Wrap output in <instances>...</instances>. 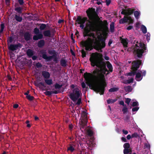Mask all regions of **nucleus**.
Listing matches in <instances>:
<instances>
[{
	"instance_id": "obj_58",
	"label": "nucleus",
	"mask_w": 154,
	"mask_h": 154,
	"mask_svg": "<svg viewBox=\"0 0 154 154\" xmlns=\"http://www.w3.org/2000/svg\"><path fill=\"white\" fill-rule=\"evenodd\" d=\"M105 2L107 5L108 6L111 2V0H106Z\"/></svg>"
},
{
	"instance_id": "obj_26",
	"label": "nucleus",
	"mask_w": 154,
	"mask_h": 154,
	"mask_svg": "<svg viewBox=\"0 0 154 154\" xmlns=\"http://www.w3.org/2000/svg\"><path fill=\"white\" fill-rule=\"evenodd\" d=\"M140 14V12L139 11H136L134 12V17L137 19H138L139 18Z\"/></svg>"
},
{
	"instance_id": "obj_10",
	"label": "nucleus",
	"mask_w": 154,
	"mask_h": 154,
	"mask_svg": "<svg viewBox=\"0 0 154 154\" xmlns=\"http://www.w3.org/2000/svg\"><path fill=\"white\" fill-rule=\"evenodd\" d=\"M23 36L24 39L26 41H29L32 39V35L29 31H26L24 33Z\"/></svg>"
},
{
	"instance_id": "obj_7",
	"label": "nucleus",
	"mask_w": 154,
	"mask_h": 154,
	"mask_svg": "<svg viewBox=\"0 0 154 154\" xmlns=\"http://www.w3.org/2000/svg\"><path fill=\"white\" fill-rule=\"evenodd\" d=\"M97 21L98 23H99V21L100 23L102 25V26L101 27V28L103 29V30L105 32L108 31L109 28L108 27V24L107 21L106 20H104L103 21L104 23H103V22L102 20H100V19L99 20L98 18V17H97ZM98 25L99 28L98 31H99L101 28H99L98 23Z\"/></svg>"
},
{
	"instance_id": "obj_55",
	"label": "nucleus",
	"mask_w": 154,
	"mask_h": 154,
	"mask_svg": "<svg viewBox=\"0 0 154 154\" xmlns=\"http://www.w3.org/2000/svg\"><path fill=\"white\" fill-rule=\"evenodd\" d=\"M121 14H122L125 15V16H127L126 9L122 11L121 12Z\"/></svg>"
},
{
	"instance_id": "obj_3",
	"label": "nucleus",
	"mask_w": 154,
	"mask_h": 154,
	"mask_svg": "<svg viewBox=\"0 0 154 154\" xmlns=\"http://www.w3.org/2000/svg\"><path fill=\"white\" fill-rule=\"evenodd\" d=\"M139 46L137 44H135L136 48L134 49V53L137 55V57L139 58L142 57L143 53L146 52V48L145 44L140 42L139 43Z\"/></svg>"
},
{
	"instance_id": "obj_54",
	"label": "nucleus",
	"mask_w": 154,
	"mask_h": 154,
	"mask_svg": "<svg viewBox=\"0 0 154 154\" xmlns=\"http://www.w3.org/2000/svg\"><path fill=\"white\" fill-rule=\"evenodd\" d=\"M13 41V38L12 37H10L8 39V42H9L10 43H11Z\"/></svg>"
},
{
	"instance_id": "obj_34",
	"label": "nucleus",
	"mask_w": 154,
	"mask_h": 154,
	"mask_svg": "<svg viewBox=\"0 0 154 154\" xmlns=\"http://www.w3.org/2000/svg\"><path fill=\"white\" fill-rule=\"evenodd\" d=\"M130 143H125L123 145L124 149H129L130 148Z\"/></svg>"
},
{
	"instance_id": "obj_53",
	"label": "nucleus",
	"mask_w": 154,
	"mask_h": 154,
	"mask_svg": "<svg viewBox=\"0 0 154 154\" xmlns=\"http://www.w3.org/2000/svg\"><path fill=\"white\" fill-rule=\"evenodd\" d=\"M124 154H128L129 153V149H124L123 150Z\"/></svg>"
},
{
	"instance_id": "obj_20",
	"label": "nucleus",
	"mask_w": 154,
	"mask_h": 154,
	"mask_svg": "<svg viewBox=\"0 0 154 154\" xmlns=\"http://www.w3.org/2000/svg\"><path fill=\"white\" fill-rule=\"evenodd\" d=\"M128 22V16H125L124 18L119 20L120 24H123Z\"/></svg>"
},
{
	"instance_id": "obj_60",
	"label": "nucleus",
	"mask_w": 154,
	"mask_h": 154,
	"mask_svg": "<svg viewBox=\"0 0 154 154\" xmlns=\"http://www.w3.org/2000/svg\"><path fill=\"white\" fill-rule=\"evenodd\" d=\"M119 104L123 106H126V105H125L123 101H121L119 102Z\"/></svg>"
},
{
	"instance_id": "obj_16",
	"label": "nucleus",
	"mask_w": 154,
	"mask_h": 154,
	"mask_svg": "<svg viewBox=\"0 0 154 154\" xmlns=\"http://www.w3.org/2000/svg\"><path fill=\"white\" fill-rule=\"evenodd\" d=\"M135 76V79L138 81H141L143 78V75H142L140 73V72H138L136 73Z\"/></svg>"
},
{
	"instance_id": "obj_18",
	"label": "nucleus",
	"mask_w": 154,
	"mask_h": 154,
	"mask_svg": "<svg viewBox=\"0 0 154 154\" xmlns=\"http://www.w3.org/2000/svg\"><path fill=\"white\" fill-rule=\"evenodd\" d=\"M44 35L45 37H51V34L50 30H48L44 31L43 32Z\"/></svg>"
},
{
	"instance_id": "obj_29",
	"label": "nucleus",
	"mask_w": 154,
	"mask_h": 154,
	"mask_svg": "<svg viewBox=\"0 0 154 154\" xmlns=\"http://www.w3.org/2000/svg\"><path fill=\"white\" fill-rule=\"evenodd\" d=\"M110 30L111 32H113L114 31V23L112 22L110 25Z\"/></svg>"
},
{
	"instance_id": "obj_32",
	"label": "nucleus",
	"mask_w": 154,
	"mask_h": 154,
	"mask_svg": "<svg viewBox=\"0 0 154 154\" xmlns=\"http://www.w3.org/2000/svg\"><path fill=\"white\" fill-rule=\"evenodd\" d=\"M87 133L88 136L90 137H91L93 134V131L90 129L88 130H87Z\"/></svg>"
},
{
	"instance_id": "obj_17",
	"label": "nucleus",
	"mask_w": 154,
	"mask_h": 154,
	"mask_svg": "<svg viewBox=\"0 0 154 154\" xmlns=\"http://www.w3.org/2000/svg\"><path fill=\"white\" fill-rule=\"evenodd\" d=\"M45 45V41L44 40L42 39L39 41L37 43V45L39 48H42Z\"/></svg>"
},
{
	"instance_id": "obj_8",
	"label": "nucleus",
	"mask_w": 154,
	"mask_h": 154,
	"mask_svg": "<svg viewBox=\"0 0 154 154\" xmlns=\"http://www.w3.org/2000/svg\"><path fill=\"white\" fill-rule=\"evenodd\" d=\"M18 2L19 5L21 7H18L15 8L14 10L19 14H21L22 13L23 8L22 6H23L24 4V2L23 0H18Z\"/></svg>"
},
{
	"instance_id": "obj_5",
	"label": "nucleus",
	"mask_w": 154,
	"mask_h": 154,
	"mask_svg": "<svg viewBox=\"0 0 154 154\" xmlns=\"http://www.w3.org/2000/svg\"><path fill=\"white\" fill-rule=\"evenodd\" d=\"M81 92L78 88H76L72 90V93H70L69 95L70 99L73 102H75L80 97Z\"/></svg>"
},
{
	"instance_id": "obj_12",
	"label": "nucleus",
	"mask_w": 154,
	"mask_h": 154,
	"mask_svg": "<svg viewBox=\"0 0 154 154\" xmlns=\"http://www.w3.org/2000/svg\"><path fill=\"white\" fill-rule=\"evenodd\" d=\"M43 38V34L41 33L39 34H36L34 35L33 37V39L35 41H37L39 39H41Z\"/></svg>"
},
{
	"instance_id": "obj_22",
	"label": "nucleus",
	"mask_w": 154,
	"mask_h": 154,
	"mask_svg": "<svg viewBox=\"0 0 154 154\" xmlns=\"http://www.w3.org/2000/svg\"><path fill=\"white\" fill-rule=\"evenodd\" d=\"M14 18L18 22H21L23 20L22 17L20 16V15H18L17 14L15 15Z\"/></svg>"
},
{
	"instance_id": "obj_48",
	"label": "nucleus",
	"mask_w": 154,
	"mask_h": 154,
	"mask_svg": "<svg viewBox=\"0 0 154 154\" xmlns=\"http://www.w3.org/2000/svg\"><path fill=\"white\" fill-rule=\"evenodd\" d=\"M36 66L38 68H39L42 67V64L39 62H38L36 63Z\"/></svg>"
},
{
	"instance_id": "obj_2",
	"label": "nucleus",
	"mask_w": 154,
	"mask_h": 154,
	"mask_svg": "<svg viewBox=\"0 0 154 154\" xmlns=\"http://www.w3.org/2000/svg\"><path fill=\"white\" fill-rule=\"evenodd\" d=\"M102 57V54L96 52L92 53L89 58L91 66L93 67L96 66L99 69L94 70L93 73L101 82L100 83L91 82V78L92 74L91 73L86 72L84 74V77L87 81L86 83L89 88L96 93H99L100 95L104 94L105 88L106 86V84L104 82L105 81L104 75L106 74V72H108L106 68V64L109 71L110 72L113 71L112 64L109 61H107L106 63L104 62Z\"/></svg>"
},
{
	"instance_id": "obj_44",
	"label": "nucleus",
	"mask_w": 154,
	"mask_h": 154,
	"mask_svg": "<svg viewBox=\"0 0 154 154\" xmlns=\"http://www.w3.org/2000/svg\"><path fill=\"white\" fill-rule=\"evenodd\" d=\"M128 109L125 106L122 109V111L124 114L128 112Z\"/></svg>"
},
{
	"instance_id": "obj_38",
	"label": "nucleus",
	"mask_w": 154,
	"mask_h": 154,
	"mask_svg": "<svg viewBox=\"0 0 154 154\" xmlns=\"http://www.w3.org/2000/svg\"><path fill=\"white\" fill-rule=\"evenodd\" d=\"M82 57L83 58L85 57L86 56V53L84 49H82L81 51Z\"/></svg>"
},
{
	"instance_id": "obj_64",
	"label": "nucleus",
	"mask_w": 154,
	"mask_h": 154,
	"mask_svg": "<svg viewBox=\"0 0 154 154\" xmlns=\"http://www.w3.org/2000/svg\"><path fill=\"white\" fill-rule=\"evenodd\" d=\"M122 131L123 133L125 135H126L128 134V131L127 130H125L123 129L122 130Z\"/></svg>"
},
{
	"instance_id": "obj_13",
	"label": "nucleus",
	"mask_w": 154,
	"mask_h": 154,
	"mask_svg": "<svg viewBox=\"0 0 154 154\" xmlns=\"http://www.w3.org/2000/svg\"><path fill=\"white\" fill-rule=\"evenodd\" d=\"M120 40L123 46L125 48H127L128 47V39L127 38H123L120 37Z\"/></svg>"
},
{
	"instance_id": "obj_15",
	"label": "nucleus",
	"mask_w": 154,
	"mask_h": 154,
	"mask_svg": "<svg viewBox=\"0 0 154 154\" xmlns=\"http://www.w3.org/2000/svg\"><path fill=\"white\" fill-rule=\"evenodd\" d=\"M27 56L29 57L30 58L34 55V52L32 49H28L26 52Z\"/></svg>"
},
{
	"instance_id": "obj_31",
	"label": "nucleus",
	"mask_w": 154,
	"mask_h": 154,
	"mask_svg": "<svg viewBox=\"0 0 154 154\" xmlns=\"http://www.w3.org/2000/svg\"><path fill=\"white\" fill-rule=\"evenodd\" d=\"M46 27V25L44 23H42L40 24L39 27V29L41 30H44Z\"/></svg>"
},
{
	"instance_id": "obj_47",
	"label": "nucleus",
	"mask_w": 154,
	"mask_h": 154,
	"mask_svg": "<svg viewBox=\"0 0 154 154\" xmlns=\"http://www.w3.org/2000/svg\"><path fill=\"white\" fill-rule=\"evenodd\" d=\"M132 138H137L139 137V135L137 133L135 132L131 135Z\"/></svg>"
},
{
	"instance_id": "obj_21",
	"label": "nucleus",
	"mask_w": 154,
	"mask_h": 154,
	"mask_svg": "<svg viewBox=\"0 0 154 154\" xmlns=\"http://www.w3.org/2000/svg\"><path fill=\"white\" fill-rule=\"evenodd\" d=\"M126 11L127 16H129V15H131L134 12V10L130 8L126 9Z\"/></svg>"
},
{
	"instance_id": "obj_33",
	"label": "nucleus",
	"mask_w": 154,
	"mask_h": 154,
	"mask_svg": "<svg viewBox=\"0 0 154 154\" xmlns=\"http://www.w3.org/2000/svg\"><path fill=\"white\" fill-rule=\"evenodd\" d=\"M44 87H45L46 86L45 85L44 83L42 82H40L39 83H35V85L37 87L40 86V85Z\"/></svg>"
},
{
	"instance_id": "obj_4",
	"label": "nucleus",
	"mask_w": 154,
	"mask_h": 154,
	"mask_svg": "<svg viewBox=\"0 0 154 154\" xmlns=\"http://www.w3.org/2000/svg\"><path fill=\"white\" fill-rule=\"evenodd\" d=\"M81 117L82 119L80 121L79 124L80 125V127L82 131L85 129L86 126L87 124V113L85 111H83L81 113Z\"/></svg>"
},
{
	"instance_id": "obj_40",
	"label": "nucleus",
	"mask_w": 154,
	"mask_h": 154,
	"mask_svg": "<svg viewBox=\"0 0 154 154\" xmlns=\"http://www.w3.org/2000/svg\"><path fill=\"white\" fill-rule=\"evenodd\" d=\"M81 86L82 88H86V91H87V89L88 88V87H86V84L84 82H83L81 83Z\"/></svg>"
},
{
	"instance_id": "obj_28",
	"label": "nucleus",
	"mask_w": 154,
	"mask_h": 154,
	"mask_svg": "<svg viewBox=\"0 0 154 154\" xmlns=\"http://www.w3.org/2000/svg\"><path fill=\"white\" fill-rule=\"evenodd\" d=\"M141 29L143 33L145 34L147 32V29L145 26L142 25L141 26Z\"/></svg>"
},
{
	"instance_id": "obj_42",
	"label": "nucleus",
	"mask_w": 154,
	"mask_h": 154,
	"mask_svg": "<svg viewBox=\"0 0 154 154\" xmlns=\"http://www.w3.org/2000/svg\"><path fill=\"white\" fill-rule=\"evenodd\" d=\"M128 21H129V24L132 23L134 22V20L130 16H128Z\"/></svg>"
},
{
	"instance_id": "obj_19",
	"label": "nucleus",
	"mask_w": 154,
	"mask_h": 154,
	"mask_svg": "<svg viewBox=\"0 0 154 154\" xmlns=\"http://www.w3.org/2000/svg\"><path fill=\"white\" fill-rule=\"evenodd\" d=\"M60 64L63 67H66L67 65V61L66 60L62 58L60 60Z\"/></svg>"
},
{
	"instance_id": "obj_51",
	"label": "nucleus",
	"mask_w": 154,
	"mask_h": 154,
	"mask_svg": "<svg viewBox=\"0 0 154 154\" xmlns=\"http://www.w3.org/2000/svg\"><path fill=\"white\" fill-rule=\"evenodd\" d=\"M56 51L55 50H49L48 51V53L50 54H55Z\"/></svg>"
},
{
	"instance_id": "obj_43",
	"label": "nucleus",
	"mask_w": 154,
	"mask_h": 154,
	"mask_svg": "<svg viewBox=\"0 0 154 154\" xmlns=\"http://www.w3.org/2000/svg\"><path fill=\"white\" fill-rule=\"evenodd\" d=\"M5 27V25L4 23H1V29L0 31V32L1 33L3 32Z\"/></svg>"
},
{
	"instance_id": "obj_49",
	"label": "nucleus",
	"mask_w": 154,
	"mask_h": 154,
	"mask_svg": "<svg viewBox=\"0 0 154 154\" xmlns=\"http://www.w3.org/2000/svg\"><path fill=\"white\" fill-rule=\"evenodd\" d=\"M131 101V99L129 98H127L126 99L125 102L126 103H127L128 105H129Z\"/></svg>"
},
{
	"instance_id": "obj_50",
	"label": "nucleus",
	"mask_w": 154,
	"mask_h": 154,
	"mask_svg": "<svg viewBox=\"0 0 154 154\" xmlns=\"http://www.w3.org/2000/svg\"><path fill=\"white\" fill-rule=\"evenodd\" d=\"M139 107H135L132 109V111L133 112L137 111L139 109Z\"/></svg>"
},
{
	"instance_id": "obj_1",
	"label": "nucleus",
	"mask_w": 154,
	"mask_h": 154,
	"mask_svg": "<svg viewBox=\"0 0 154 154\" xmlns=\"http://www.w3.org/2000/svg\"><path fill=\"white\" fill-rule=\"evenodd\" d=\"M86 12L88 20L87 17H82L79 16H77L76 20L80 24V28L84 29L83 36L88 37L85 41H81L80 44L85 47V50L87 51H90L94 49L98 52H102V49L106 46V38L101 35L98 36V39L96 38L95 40L90 38H95V33L92 32L99 31L98 21L95 18L98 17L99 20L100 18L95 9L93 8H88Z\"/></svg>"
},
{
	"instance_id": "obj_30",
	"label": "nucleus",
	"mask_w": 154,
	"mask_h": 154,
	"mask_svg": "<svg viewBox=\"0 0 154 154\" xmlns=\"http://www.w3.org/2000/svg\"><path fill=\"white\" fill-rule=\"evenodd\" d=\"M132 71L131 72L127 73V75L133 76L135 75L137 71H135V70H134L133 69H132Z\"/></svg>"
},
{
	"instance_id": "obj_35",
	"label": "nucleus",
	"mask_w": 154,
	"mask_h": 154,
	"mask_svg": "<svg viewBox=\"0 0 154 154\" xmlns=\"http://www.w3.org/2000/svg\"><path fill=\"white\" fill-rule=\"evenodd\" d=\"M26 98L28 99L29 100L32 101L33 100L34 97L31 96L30 95H29L26 96Z\"/></svg>"
},
{
	"instance_id": "obj_59",
	"label": "nucleus",
	"mask_w": 154,
	"mask_h": 154,
	"mask_svg": "<svg viewBox=\"0 0 154 154\" xmlns=\"http://www.w3.org/2000/svg\"><path fill=\"white\" fill-rule=\"evenodd\" d=\"M31 57L32 58V60H35L37 58V56L36 55H33Z\"/></svg>"
},
{
	"instance_id": "obj_46",
	"label": "nucleus",
	"mask_w": 154,
	"mask_h": 154,
	"mask_svg": "<svg viewBox=\"0 0 154 154\" xmlns=\"http://www.w3.org/2000/svg\"><path fill=\"white\" fill-rule=\"evenodd\" d=\"M45 94L47 96H50L51 95L52 92V91H46L45 92Z\"/></svg>"
},
{
	"instance_id": "obj_24",
	"label": "nucleus",
	"mask_w": 154,
	"mask_h": 154,
	"mask_svg": "<svg viewBox=\"0 0 154 154\" xmlns=\"http://www.w3.org/2000/svg\"><path fill=\"white\" fill-rule=\"evenodd\" d=\"M119 88L118 87H113L110 88L109 90V92H114L118 91L119 90Z\"/></svg>"
},
{
	"instance_id": "obj_62",
	"label": "nucleus",
	"mask_w": 154,
	"mask_h": 154,
	"mask_svg": "<svg viewBox=\"0 0 154 154\" xmlns=\"http://www.w3.org/2000/svg\"><path fill=\"white\" fill-rule=\"evenodd\" d=\"M140 72L142 73V75L145 76L146 73V72L145 70H143V71H140Z\"/></svg>"
},
{
	"instance_id": "obj_57",
	"label": "nucleus",
	"mask_w": 154,
	"mask_h": 154,
	"mask_svg": "<svg viewBox=\"0 0 154 154\" xmlns=\"http://www.w3.org/2000/svg\"><path fill=\"white\" fill-rule=\"evenodd\" d=\"M150 34L149 33H147L146 35V39L148 42L149 40L150 39Z\"/></svg>"
},
{
	"instance_id": "obj_11",
	"label": "nucleus",
	"mask_w": 154,
	"mask_h": 154,
	"mask_svg": "<svg viewBox=\"0 0 154 154\" xmlns=\"http://www.w3.org/2000/svg\"><path fill=\"white\" fill-rule=\"evenodd\" d=\"M42 55V57L45 59L46 61H49L52 59L51 56H48L46 54V52L45 51H41Z\"/></svg>"
},
{
	"instance_id": "obj_45",
	"label": "nucleus",
	"mask_w": 154,
	"mask_h": 154,
	"mask_svg": "<svg viewBox=\"0 0 154 154\" xmlns=\"http://www.w3.org/2000/svg\"><path fill=\"white\" fill-rule=\"evenodd\" d=\"M139 105L137 101H134L132 103V106L133 107L137 106Z\"/></svg>"
},
{
	"instance_id": "obj_39",
	"label": "nucleus",
	"mask_w": 154,
	"mask_h": 154,
	"mask_svg": "<svg viewBox=\"0 0 154 154\" xmlns=\"http://www.w3.org/2000/svg\"><path fill=\"white\" fill-rule=\"evenodd\" d=\"M33 31L34 33L35 34H39L40 33L39 29L37 27L34 28Z\"/></svg>"
},
{
	"instance_id": "obj_25",
	"label": "nucleus",
	"mask_w": 154,
	"mask_h": 154,
	"mask_svg": "<svg viewBox=\"0 0 154 154\" xmlns=\"http://www.w3.org/2000/svg\"><path fill=\"white\" fill-rule=\"evenodd\" d=\"M117 100V99H109L107 100V102L108 104H109L110 103H114Z\"/></svg>"
},
{
	"instance_id": "obj_23",
	"label": "nucleus",
	"mask_w": 154,
	"mask_h": 154,
	"mask_svg": "<svg viewBox=\"0 0 154 154\" xmlns=\"http://www.w3.org/2000/svg\"><path fill=\"white\" fill-rule=\"evenodd\" d=\"M124 89L126 92L128 93L131 92L132 90L131 87L129 85L125 87Z\"/></svg>"
},
{
	"instance_id": "obj_14",
	"label": "nucleus",
	"mask_w": 154,
	"mask_h": 154,
	"mask_svg": "<svg viewBox=\"0 0 154 154\" xmlns=\"http://www.w3.org/2000/svg\"><path fill=\"white\" fill-rule=\"evenodd\" d=\"M42 74L44 78L45 79H48L50 76V73L45 71H43L42 72Z\"/></svg>"
},
{
	"instance_id": "obj_61",
	"label": "nucleus",
	"mask_w": 154,
	"mask_h": 154,
	"mask_svg": "<svg viewBox=\"0 0 154 154\" xmlns=\"http://www.w3.org/2000/svg\"><path fill=\"white\" fill-rule=\"evenodd\" d=\"M133 28V27L132 26H129L127 28V29L128 30H129L132 29Z\"/></svg>"
},
{
	"instance_id": "obj_9",
	"label": "nucleus",
	"mask_w": 154,
	"mask_h": 154,
	"mask_svg": "<svg viewBox=\"0 0 154 154\" xmlns=\"http://www.w3.org/2000/svg\"><path fill=\"white\" fill-rule=\"evenodd\" d=\"M22 47V45L18 43L16 45L11 44L8 47V49L9 50L12 51H14L17 50L18 48H21Z\"/></svg>"
},
{
	"instance_id": "obj_37",
	"label": "nucleus",
	"mask_w": 154,
	"mask_h": 154,
	"mask_svg": "<svg viewBox=\"0 0 154 154\" xmlns=\"http://www.w3.org/2000/svg\"><path fill=\"white\" fill-rule=\"evenodd\" d=\"M74 149V148L71 145L67 148V151H70L72 152H73Z\"/></svg>"
},
{
	"instance_id": "obj_36",
	"label": "nucleus",
	"mask_w": 154,
	"mask_h": 154,
	"mask_svg": "<svg viewBox=\"0 0 154 154\" xmlns=\"http://www.w3.org/2000/svg\"><path fill=\"white\" fill-rule=\"evenodd\" d=\"M62 85H60L57 83H56L54 85V88L56 89H59L62 87Z\"/></svg>"
},
{
	"instance_id": "obj_63",
	"label": "nucleus",
	"mask_w": 154,
	"mask_h": 154,
	"mask_svg": "<svg viewBox=\"0 0 154 154\" xmlns=\"http://www.w3.org/2000/svg\"><path fill=\"white\" fill-rule=\"evenodd\" d=\"M122 140L124 142H127V140L126 138L124 137H122L121 138Z\"/></svg>"
},
{
	"instance_id": "obj_52",
	"label": "nucleus",
	"mask_w": 154,
	"mask_h": 154,
	"mask_svg": "<svg viewBox=\"0 0 154 154\" xmlns=\"http://www.w3.org/2000/svg\"><path fill=\"white\" fill-rule=\"evenodd\" d=\"M134 79L133 78H131L130 79L127 80V84H130L131 83L133 82V81Z\"/></svg>"
},
{
	"instance_id": "obj_41",
	"label": "nucleus",
	"mask_w": 154,
	"mask_h": 154,
	"mask_svg": "<svg viewBox=\"0 0 154 154\" xmlns=\"http://www.w3.org/2000/svg\"><path fill=\"white\" fill-rule=\"evenodd\" d=\"M77 100H77V101L76 103V104L78 106H79V105H80V104L81 103H82V98L79 97V99H78Z\"/></svg>"
},
{
	"instance_id": "obj_56",
	"label": "nucleus",
	"mask_w": 154,
	"mask_h": 154,
	"mask_svg": "<svg viewBox=\"0 0 154 154\" xmlns=\"http://www.w3.org/2000/svg\"><path fill=\"white\" fill-rule=\"evenodd\" d=\"M51 32L52 33V35L54 36V35L55 33L56 32L55 30L54 29H51Z\"/></svg>"
},
{
	"instance_id": "obj_6",
	"label": "nucleus",
	"mask_w": 154,
	"mask_h": 154,
	"mask_svg": "<svg viewBox=\"0 0 154 154\" xmlns=\"http://www.w3.org/2000/svg\"><path fill=\"white\" fill-rule=\"evenodd\" d=\"M132 64L131 69L137 71L140 66L142 65V60L139 59L134 60L132 62Z\"/></svg>"
},
{
	"instance_id": "obj_27",
	"label": "nucleus",
	"mask_w": 154,
	"mask_h": 154,
	"mask_svg": "<svg viewBox=\"0 0 154 154\" xmlns=\"http://www.w3.org/2000/svg\"><path fill=\"white\" fill-rule=\"evenodd\" d=\"M45 82L47 84L49 85H51L52 84V80L51 79H45Z\"/></svg>"
}]
</instances>
